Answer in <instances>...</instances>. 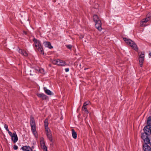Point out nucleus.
<instances>
[{"label":"nucleus","instance_id":"nucleus-1","mask_svg":"<svg viewBox=\"0 0 151 151\" xmlns=\"http://www.w3.org/2000/svg\"><path fill=\"white\" fill-rule=\"evenodd\" d=\"M93 20L95 23V27L99 31H100L102 29L101 22V18L98 16L96 14H95L93 17Z\"/></svg>","mask_w":151,"mask_h":151},{"label":"nucleus","instance_id":"nucleus-2","mask_svg":"<svg viewBox=\"0 0 151 151\" xmlns=\"http://www.w3.org/2000/svg\"><path fill=\"white\" fill-rule=\"evenodd\" d=\"M123 40L125 42L129 45L134 50L138 51V48L136 44L132 40L126 38H124Z\"/></svg>","mask_w":151,"mask_h":151},{"label":"nucleus","instance_id":"nucleus-3","mask_svg":"<svg viewBox=\"0 0 151 151\" xmlns=\"http://www.w3.org/2000/svg\"><path fill=\"white\" fill-rule=\"evenodd\" d=\"M33 40L34 42L35 46L37 49L40 52L41 54L43 55L44 51L40 43V41L35 38H34Z\"/></svg>","mask_w":151,"mask_h":151},{"label":"nucleus","instance_id":"nucleus-4","mask_svg":"<svg viewBox=\"0 0 151 151\" xmlns=\"http://www.w3.org/2000/svg\"><path fill=\"white\" fill-rule=\"evenodd\" d=\"M150 134L145 133V132L144 133H142L141 134V137L142 139L145 143H150V139L149 136Z\"/></svg>","mask_w":151,"mask_h":151},{"label":"nucleus","instance_id":"nucleus-5","mask_svg":"<svg viewBox=\"0 0 151 151\" xmlns=\"http://www.w3.org/2000/svg\"><path fill=\"white\" fill-rule=\"evenodd\" d=\"M52 63L54 64H57L58 65L64 66L66 64V63L61 60L56 59L53 60L52 61Z\"/></svg>","mask_w":151,"mask_h":151},{"label":"nucleus","instance_id":"nucleus-6","mask_svg":"<svg viewBox=\"0 0 151 151\" xmlns=\"http://www.w3.org/2000/svg\"><path fill=\"white\" fill-rule=\"evenodd\" d=\"M30 124L31 127L32 131L34 132L36 131L35 123L34 117L32 116H30Z\"/></svg>","mask_w":151,"mask_h":151},{"label":"nucleus","instance_id":"nucleus-7","mask_svg":"<svg viewBox=\"0 0 151 151\" xmlns=\"http://www.w3.org/2000/svg\"><path fill=\"white\" fill-rule=\"evenodd\" d=\"M143 130L145 133L151 135V126L150 125H147L145 126Z\"/></svg>","mask_w":151,"mask_h":151},{"label":"nucleus","instance_id":"nucleus-8","mask_svg":"<svg viewBox=\"0 0 151 151\" xmlns=\"http://www.w3.org/2000/svg\"><path fill=\"white\" fill-rule=\"evenodd\" d=\"M147 143H145L143 145V148L144 151H151V148L148 145Z\"/></svg>","mask_w":151,"mask_h":151},{"label":"nucleus","instance_id":"nucleus-9","mask_svg":"<svg viewBox=\"0 0 151 151\" xmlns=\"http://www.w3.org/2000/svg\"><path fill=\"white\" fill-rule=\"evenodd\" d=\"M12 139L14 143H16L18 140V138L15 132L13 133V136L12 137Z\"/></svg>","mask_w":151,"mask_h":151},{"label":"nucleus","instance_id":"nucleus-10","mask_svg":"<svg viewBox=\"0 0 151 151\" xmlns=\"http://www.w3.org/2000/svg\"><path fill=\"white\" fill-rule=\"evenodd\" d=\"M22 149L23 151H36L35 150L33 151L32 148L28 146H24L22 147Z\"/></svg>","mask_w":151,"mask_h":151},{"label":"nucleus","instance_id":"nucleus-11","mask_svg":"<svg viewBox=\"0 0 151 151\" xmlns=\"http://www.w3.org/2000/svg\"><path fill=\"white\" fill-rule=\"evenodd\" d=\"M37 95L39 97L42 98L43 100H46L47 99V96L42 93H37Z\"/></svg>","mask_w":151,"mask_h":151},{"label":"nucleus","instance_id":"nucleus-12","mask_svg":"<svg viewBox=\"0 0 151 151\" xmlns=\"http://www.w3.org/2000/svg\"><path fill=\"white\" fill-rule=\"evenodd\" d=\"M150 20L149 19L146 17L145 18L142 19L140 22V25L141 27H144L145 26V25L143 23H146Z\"/></svg>","mask_w":151,"mask_h":151},{"label":"nucleus","instance_id":"nucleus-13","mask_svg":"<svg viewBox=\"0 0 151 151\" xmlns=\"http://www.w3.org/2000/svg\"><path fill=\"white\" fill-rule=\"evenodd\" d=\"M43 44L45 46L49 48L50 49H51L53 47L51 45V44L50 42L47 41H45L43 42Z\"/></svg>","mask_w":151,"mask_h":151},{"label":"nucleus","instance_id":"nucleus-14","mask_svg":"<svg viewBox=\"0 0 151 151\" xmlns=\"http://www.w3.org/2000/svg\"><path fill=\"white\" fill-rule=\"evenodd\" d=\"M43 89L45 93L47 94V95H51L52 94V93L51 91H50L49 90L47 89L46 87H44Z\"/></svg>","mask_w":151,"mask_h":151},{"label":"nucleus","instance_id":"nucleus-15","mask_svg":"<svg viewBox=\"0 0 151 151\" xmlns=\"http://www.w3.org/2000/svg\"><path fill=\"white\" fill-rule=\"evenodd\" d=\"M71 131L73 138L75 139H76L77 137V133L75 131V130L73 129H72Z\"/></svg>","mask_w":151,"mask_h":151},{"label":"nucleus","instance_id":"nucleus-16","mask_svg":"<svg viewBox=\"0 0 151 151\" xmlns=\"http://www.w3.org/2000/svg\"><path fill=\"white\" fill-rule=\"evenodd\" d=\"M46 135L49 140L51 142H52V139L51 132H50L48 133H46Z\"/></svg>","mask_w":151,"mask_h":151},{"label":"nucleus","instance_id":"nucleus-17","mask_svg":"<svg viewBox=\"0 0 151 151\" xmlns=\"http://www.w3.org/2000/svg\"><path fill=\"white\" fill-rule=\"evenodd\" d=\"M144 59L141 58H139V62L140 63V66L141 67H142L143 65V63L144 62Z\"/></svg>","mask_w":151,"mask_h":151},{"label":"nucleus","instance_id":"nucleus-18","mask_svg":"<svg viewBox=\"0 0 151 151\" xmlns=\"http://www.w3.org/2000/svg\"><path fill=\"white\" fill-rule=\"evenodd\" d=\"M147 125L151 126V116L149 117L147 120Z\"/></svg>","mask_w":151,"mask_h":151},{"label":"nucleus","instance_id":"nucleus-19","mask_svg":"<svg viewBox=\"0 0 151 151\" xmlns=\"http://www.w3.org/2000/svg\"><path fill=\"white\" fill-rule=\"evenodd\" d=\"M48 120L47 119H46L44 121V126L45 127H48Z\"/></svg>","mask_w":151,"mask_h":151},{"label":"nucleus","instance_id":"nucleus-20","mask_svg":"<svg viewBox=\"0 0 151 151\" xmlns=\"http://www.w3.org/2000/svg\"><path fill=\"white\" fill-rule=\"evenodd\" d=\"M41 147L44 150V151L46 150L47 149V147L45 146V144L41 145Z\"/></svg>","mask_w":151,"mask_h":151},{"label":"nucleus","instance_id":"nucleus-21","mask_svg":"<svg viewBox=\"0 0 151 151\" xmlns=\"http://www.w3.org/2000/svg\"><path fill=\"white\" fill-rule=\"evenodd\" d=\"M139 55V58H142L144 59V53H143L142 52H141V53L139 55V53H138Z\"/></svg>","mask_w":151,"mask_h":151},{"label":"nucleus","instance_id":"nucleus-22","mask_svg":"<svg viewBox=\"0 0 151 151\" xmlns=\"http://www.w3.org/2000/svg\"><path fill=\"white\" fill-rule=\"evenodd\" d=\"M82 109L83 110H84L86 112V113H87V114L88 113H89L88 111V109H87V108L85 106H84L83 107V106L82 107Z\"/></svg>","mask_w":151,"mask_h":151},{"label":"nucleus","instance_id":"nucleus-23","mask_svg":"<svg viewBox=\"0 0 151 151\" xmlns=\"http://www.w3.org/2000/svg\"><path fill=\"white\" fill-rule=\"evenodd\" d=\"M32 132L34 136L36 138H37L38 134L36 132V131H35L34 132L32 131Z\"/></svg>","mask_w":151,"mask_h":151},{"label":"nucleus","instance_id":"nucleus-24","mask_svg":"<svg viewBox=\"0 0 151 151\" xmlns=\"http://www.w3.org/2000/svg\"><path fill=\"white\" fill-rule=\"evenodd\" d=\"M65 46L68 49H70V50L72 48V46L71 45H65Z\"/></svg>","mask_w":151,"mask_h":151},{"label":"nucleus","instance_id":"nucleus-25","mask_svg":"<svg viewBox=\"0 0 151 151\" xmlns=\"http://www.w3.org/2000/svg\"><path fill=\"white\" fill-rule=\"evenodd\" d=\"M45 128L46 132V133H48L51 132L50 130L49 129L48 127H45Z\"/></svg>","mask_w":151,"mask_h":151},{"label":"nucleus","instance_id":"nucleus-26","mask_svg":"<svg viewBox=\"0 0 151 151\" xmlns=\"http://www.w3.org/2000/svg\"><path fill=\"white\" fill-rule=\"evenodd\" d=\"M146 17L148 19H150L151 18V13H148L146 15Z\"/></svg>","mask_w":151,"mask_h":151},{"label":"nucleus","instance_id":"nucleus-27","mask_svg":"<svg viewBox=\"0 0 151 151\" xmlns=\"http://www.w3.org/2000/svg\"><path fill=\"white\" fill-rule=\"evenodd\" d=\"M90 103V101L88 102H85L83 104V106L84 107V106H86L89 104V103Z\"/></svg>","mask_w":151,"mask_h":151},{"label":"nucleus","instance_id":"nucleus-28","mask_svg":"<svg viewBox=\"0 0 151 151\" xmlns=\"http://www.w3.org/2000/svg\"><path fill=\"white\" fill-rule=\"evenodd\" d=\"M24 50L21 49H19L18 51V52L20 53H21L22 55L23 54V52H24Z\"/></svg>","mask_w":151,"mask_h":151},{"label":"nucleus","instance_id":"nucleus-29","mask_svg":"<svg viewBox=\"0 0 151 151\" xmlns=\"http://www.w3.org/2000/svg\"><path fill=\"white\" fill-rule=\"evenodd\" d=\"M40 144L41 145L45 144V142L43 138L40 141Z\"/></svg>","mask_w":151,"mask_h":151},{"label":"nucleus","instance_id":"nucleus-30","mask_svg":"<svg viewBox=\"0 0 151 151\" xmlns=\"http://www.w3.org/2000/svg\"><path fill=\"white\" fill-rule=\"evenodd\" d=\"M4 127L5 128L7 131H9V129L8 128V125L6 124H5L4 125Z\"/></svg>","mask_w":151,"mask_h":151},{"label":"nucleus","instance_id":"nucleus-31","mask_svg":"<svg viewBox=\"0 0 151 151\" xmlns=\"http://www.w3.org/2000/svg\"><path fill=\"white\" fill-rule=\"evenodd\" d=\"M22 55L24 56H28V54L26 52V51L25 50H24V52H23V54Z\"/></svg>","mask_w":151,"mask_h":151},{"label":"nucleus","instance_id":"nucleus-32","mask_svg":"<svg viewBox=\"0 0 151 151\" xmlns=\"http://www.w3.org/2000/svg\"><path fill=\"white\" fill-rule=\"evenodd\" d=\"M9 133V134L11 136V137H12V136H13V134H12V133L10 132L9 130L8 131H7Z\"/></svg>","mask_w":151,"mask_h":151},{"label":"nucleus","instance_id":"nucleus-33","mask_svg":"<svg viewBox=\"0 0 151 151\" xmlns=\"http://www.w3.org/2000/svg\"><path fill=\"white\" fill-rule=\"evenodd\" d=\"M13 149L15 150H17L18 149V147L16 145H14L13 147Z\"/></svg>","mask_w":151,"mask_h":151},{"label":"nucleus","instance_id":"nucleus-34","mask_svg":"<svg viewBox=\"0 0 151 151\" xmlns=\"http://www.w3.org/2000/svg\"><path fill=\"white\" fill-rule=\"evenodd\" d=\"M23 34H24L25 35H27V33L26 31H23Z\"/></svg>","mask_w":151,"mask_h":151},{"label":"nucleus","instance_id":"nucleus-35","mask_svg":"<svg viewBox=\"0 0 151 151\" xmlns=\"http://www.w3.org/2000/svg\"><path fill=\"white\" fill-rule=\"evenodd\" d=\"M65 70L66 72H68L69 71V69L68 68H66L65 69Z\"/></svg>","mask_w":151,"mask_h":151},{"label":"nucleus","instance_id":"nucleus-36","mask_svg":"<svg viewBox=\"0 0 151 151\" xmlns=\"http://www.w3.org/2000/svg\"><path fill=\"white\" fill-rule=\"evenodd\" d=\"M31 148H32V150L34 148V147L33 146H32V147H31Z\"/></svg>","mask_w":151,"mask_h":151},{"label":"nucleus","instance_id":"nucleus-37","mask_svg":"<svg viewBox=\"0 0 151 151\" xmlns=\"http://www.w3.org/2000/svg\"><path fill=\"white\" fill-rule=\"evenodd\" d=\"M149 55L150 56H151V52H150V53H149Z\"/></svg>","mask_w":151,"mask_h":151},{"label":"nucleus","instance_id":"nucleus-38","mask_svg":"<svg viewBox=\"0 0 151 151\" xmlns=\"http://www.w3.org/2000/svg\"><path fill=\"white\" fill-rule=\"evenodd\" d=\"M88 69V68H85L84 69V70H86V69Z\"/></svg>","mask_w":151,"mask_h":151},{"label":"nucleus","instance_id":"nucleus-39","mask_svg":"<svg viewBox=\"0 0 151 151\" xmlns=\"http://www.w3.org/2000/svg\"><path fill=\"white\" fill-rule=\"evenodd\" d=\"M49 66H50V67H51V65L49 64Z\"/></svg>","mask_w":151,"mask_h":151},{"label":"nucleus","instance_id":"nucleus-40","mask_svg":"<svg viewBox=\"0 0 151 151\" xmlns=\"http://www.w3.org/2000/svg\"><path fill=\"white\" fill-rule=\"evenodd\" d=\"M81 66V64H80V66Z\"/></svg>","mask_w":151,"mask_h":151},{"label":"nucleus","instance_id":"nucleus-41","mask_svg":"<svg viewBox=\"0 0 151 151\" xmlns=\"http://www.w3.org/2000/svg\"><path fill=\"white\" fill-rule=\"evenodd\" d=\"M44 151H47H47L46 150H45Z\"/></svg>","mask_w":151,"mask_h":151}]
</instances>
